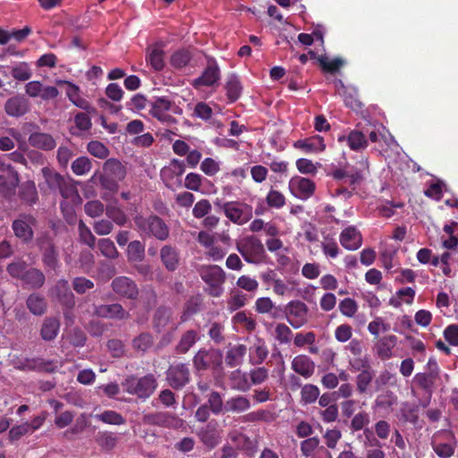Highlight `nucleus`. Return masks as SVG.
I'll return each instance as SVG.
<instances>
[{
	"label": "nucleus",
	"instance_id": "f257e3e1",
	"mask_svg": "<svg viewBox=\"0 0 458 458\" xmlns=\"http://www.w3.org/2000/svg\"><path fill=\"white\" fill-rule=\"evenodd\" d=\"M10 276L20 281L23 289L38 291L41 289L47 281L46 275L40 268L31 267L21 257H16L6 267Z\"/></svg>",
	"mask_w": 458,
	"mask_h": 458
},
{
	"label": "nucleus",
	"instance_id": "f03ea898",
	"mask_svg": "<svg viewBox=\"0 0 458 458\" xmlns=\"http://www.w3.org/2000/svg\"><path fill=\"white\" fill-rule=\"evenodd\" d=\"M133 221L138 231L146 237H153L160 242H165L170 236L169 226L157 215L148 216L137 215L133 217Z\"/></svg>",
	"mask_w": 458,
	"mask_h": 458
},
{
	"label": "nucleus",
	"instance_id": "7ed1b4c3",
	"mask_svg": "<svg viewBox=\"0 0 458 458\" xmlns=\"http://www.w3.org/2000/svg\"><path fill=\"white\" fill-rule=\"evenodd\" d=\"M121 385L128 394L145 400L155 392L157 381L153 374H147L141 377L131 375L126 377Z\"/></svg>",
	"mask_w": 458,
	"mask_h": 458
},
{
	"label": "nucleus",
	"instance_id": "20e7f679",
	"mask_svg": "<svg viewBox=\"0 0 458 458\" xmlns=\"http://www.w3.org/2000/svg\"><path fill=\"white\" fill-rule=\"evenodd\" d=\"M193 366L196 370L212 369L215 372L223 370V352L219 349H200L194 355Z\"/></svg>",
	"mask_w": 458,
	"mask_h": 458
},
{
	"label": "nucleus",
	"instance_id": "39448f33",
	"mask_svg": "<svg viewBox=\"0 0 458 458\" xmlns=\"http://www.w3.org/2000/svg\"><path fill=\"white\" fill-rule=\"evenodd\" d=\"M165 374L166 384L175 391L182 390L191 381V372L186 363L171 364Z\"/></svg>",
	"mask_w": 458,
	"mask_h": 458
},
{
	"label": "nucleus",
	"instance_id": "423d86ee",
	"mask_svg": "<svg viewBox=\"0 0 458 458\" xmlns=\"http://www.w3.org/2000/svg\"><path fill=\"white\" fill-rule=\"evenodd\" d=\"M38 221L31 214L21 213L13 221L12 228L14 235L23 243H30L34 238L33 226H36Z\"/></svg>",
	"mask_w": 458,
	"mask_h": 458
},
{
	"label": "nucleus",
	"instance_id": "0eeeda50",
	"mask_svg": "<svg viewBox=\"0 0 458 458\" xmlns=\"http://www.w3.org/2000/svg\"><path fill=\"white\" fill-rule=\"evenodd\" d=\"M110 286L113 293L123 299L136 301L140 295V289L136 282L125 276L114 277Z\"/></svg>",
	"mask_w": 458,
	"mask_h": 458
},
{
	"label": "nucleus",
	"instance_id": "6e6552de",
	"mask_svg": "<svg viewBox=\"0 0 458 458\" xmlns=\"http://www.w3.org/2000/svg\"><path fill=\"white\" fill-rule=\"evenodd\" d=\"M0 171V194L5 199H11L20 183L19 173L11 165H3Z\"/></svg>",
	"mask_w": 458,
	"mask_h": 458
},
{
	"label": "nucleus",
	"instance_id": "1a4fd4ad",
	"mask_svg": "<svg viewBox=\"0 0 458 458\" xmlns=\"http://www.w3.org/2000/svg\"><path fill=\"white\" fill-rule=\"evenodd\" d=\"M280 310L284 313L288 323L294 328H300L308 321L309 308L301 301H292Z\"/></svg>",
	"mask_w": 458,
	"mask_h": 458
},
{
	"label": "nucleus",
	"instance_id": "9d476101",
	"mask_svg": "<svg viewBox=\"0 0 458 458\" xmlns=\"http://www.w3.org/2000/svg\"><path fill=\"white\" fill-rule=\"evenodd\" d=\"M223 211L229 220L238 225H243L252 217L251 206L239 201L224 203Z\"/></svg>",
	"mask_w": 458,
	"mask_h": 458
},
{
	"label": "nucleus",
	"instance_id": "9b49d317",
	"mask_svg": "<svg viewBox=\"0 0 458 458\" xmlns=\"http://www.w3.org/2000/svg\"><path fill=\"white\" fill-rule=\"evenodd\" d=\"M142 421L146 425L168 428H179L182 420L175 414L168 411H156L143 415Z\"/></svg>",
	"mask_w": 458,
	"mask_h": 458
},
{
	"label": "nucleus",
	"instance_id": "f8f14e48",
	"mask_svg": "<svg viewBox=\"0 0 458 458\" xmlns=\"http://www.w3.org/2000/svg\"><path fill=\"white\" fill-rule=\"evenodd\" d=\"M49 295L53 300L57 301L63 307L68 310H72L75 306L74 294L70 288L68 281L65 279L58 280L49 291Z\"/></svg>",
	"mask_w": 458,
	"mask_h": 458
},
{
	"label": "nucleus",
	"instance_id": "ddd939ff",
	"mask_svg": "<svg viewBox=\"0 0 458 458\" xmlns=\"http://www.w3.org/2000/svg\"><path fill=\"white\" fill-rule=\"evenodd\" d=\"M93 313L98 318L113 320H127L131 316L119 302L94 305Z\"/></svg>",
	"mask_w": 458,
	"mask_h": 458
},
{
	"label": "nucleus",
	"instance_id": "4468645a",
	"mask_svg": "<svg viewBox=\"0 0 458 458\" xmlns=\"http://www.w3.org/2000/svg\"><path fill=\"white\" fill-rule=\"evenodd\" d=\"M315 183L308 179L300 176L293 177L289 182L291 192L297 198L306 199L315 191Z\"/></svg>",
	"mask_w": 458,
	"mask_h": 458
},
{
	"label": "nucleus",
	"instance_id": "2eb2a0df",
	"mask_svg": "<svg viewBox=\"0 0 458 458\" xmlns=\"http://www.w3.org/2000/svg\"><path fill=\"white\" fill-rule=\"evenodd\" d=\"M30 110L29 100L22 95H16L8 98L4 104L5 113L12 117H21Z\"/></svg>",
	"mask_w": 458,
	"mask_h": 458
},
{
	"label": "nucleus",
	"instance_id": "dca6fc26",
	"mask_svg": "<svg viewBox=\"0 0 458 458\" xmlns=\"http://www.w3.org/2000/svg\"><path fill=\"white\" fill-rule=\"evenodd\" d=\"M236 249L240 253H252L253 256L263 258L265 256V248L259 239L254 235H250L237 242Z\"/></svg>",
	"mask_w": 458,
	"mask_h": 458
},
{
	"label": "nucleus",
	"instance_id": "f3484780",
	"mask_svg": "<svg viewBox=\"0 0 458 458\" xmlns=\"http://www.w3.org/2000/svg\"><path fill=\"white\" fill-rule=\"evenodd\" d=\"M160 259L168 272H174L180 266V253L176 247L166 244L160 249Z\"/></svg>",
	"mask_w": 458,
	"mask_h": 458
},
{
	"label": "nucleus",
	"instance_id": "a211bd4d",
	"mask_svg": "<svg viewBox=\"0 0 458 458\" xmlns=\"http://www.w3.org/2000/svg\"><path fill=\"white\" fill-rule=\"evenodd\" d=\"M220 78V70L217 64L212 61L208 63V66L202 72V74L193 81L192 85L195 88L200 86L210 87L213 86Z\"/></svg>",
	"mask_w": 458,
	"mask_h": 458
},
{
	"label": "nucleus",
	"instance_id": "6ab92c4d",
	"mask_svg": "<svg viewBox=\"0 0 458 458\" xmlns=\"http://www.w3.org/2000/svg\"><path fill=\"white\" fill-rule=\"evenodd\" d=\"M25 304L29 311L38 317L43 316L47 312L48 306L45 296L37 291L28 295Z\"/></svg>",
	"mask_w": 458,
	"mask_h": 458
},
{
	"label": "nucleus",
	"instance_id": "aec40b11",
	"mask_svg": "<svg viewBox=\"0 0 458 458\" xmlns=\"http://www.w3.org/2000/svg\"><path fill=\"white\" fill-rule=\"evenodd\" d=\"M362 237L354 226H349L340 234V242L347 250H355L361 245Z\"/></svg>",
	"mask_w": 458,
	"mask_h": 458
},
{
	"label": "nucleus",
	"instance_id": "412c9836",
	"mask_svg": "<svg viewBox=\"0 0 458 458\" xmlns=\"http://www.w3.org/2000/svg\"><path fill=\"white\" fill-rule=\"evenodd\" d=\"M292 369L299 375L308 378L315 370V363L306 355H298L292 361Z\"/></svg>",
	"mask_w": 458,
	"mask_h": 458
},
{
	"label": "nucleus",
	"instance_id": "4be33fe9",
	"mask_svg": "<svg viewBox=\"0 0 458 458\" xmlns=\"http://www.w3.org/2000/svg\"><path fill=\"white\" fill-rule=\"evenodd\" d=\"M202 280L209 285L224 284L225 281V273L216 265L204 267L200 271Z\"/></svg>",
	"mask_w": 458,
	"mask_h": 458
},
{
	"label": "nucleus",
	"instance_id": "5701e85b",
	"mask_svg": "<svg viewBox=\"0 0 458 458\" xmlns=\"http://www.w3.org/2000/svg\"><path fill=\"white\" fill-rule=\"evenodd\" d=\"M228 437L238 451H245L249 455L256 453L257 445L243 433L237 431L231 432Z\"/></svg>",
	"mask_w": 458,
	"mask_h": 458
},
{
	"label": "nucleus",
	"instance_id": "b1692460",
	"mask_svg": "<svg viewBox=\"0 0 458 458\" xmlns=\"http://www.w3.org/2000/svg\"><path fill=\"white\" fill-rule=\"evenodd\" d=\"M60 320L55 317H47L40 328V336L44 341L50 342L56 338L60 329Z\"/></svg>",
	"mask_w": 458,
	"mask_h": 458
},
{
	"label": "nucleus",
	"instance_id": "393cba45",
	"mask_svg": "<svg viewBox=\"0 0 458 458\" xmlns=\"http://www.w3.org/2000/svg\"><path fill=\"white\" fill-rule=\"evenodd\" d=\"M293 146L305 152H320L326 148L323 137L315 135L304 140H297Z\"/></svg>",
	"mask_w": 458,
	"mask_h": 458
},
{
	"label": "nucleus",
	"instance_id": "a878e982",
	"mask_svg": "<svg viewBox=\"0 0 458 458\" xmlns=\"http://www.w3.org/2000/svg\"><path fill=\"white\" fill-rule=\"evenodd\" d=\"M102 173L118 181H123L127 174V170L118 159L109 158L104 163Z\"/></svg>",
	"mask_w": 458,
	"mask_h": 458
},
{
	"label": "nucleus",
	"instance_id": "bb28decb",
	"mask_svg": "<svg viewBox=\"0 0 458 458\" xmlns=\"http://www.w3.org/2000/svg\"><path fill=\"white\" fill-rule=\"evenodd\" d=\"M29 143L38 148L44 150H52L55 148V140L54 138L44 132H33L29 137Z\"/></svg>",
	"mask_w": 458,
	"mask_h": 458
},
{
	"label": "nucleus",
	"instance_id": "cd10ccee",
	"mask_svg": "<svg viewBox=\"0 0 458 458\" xmlns=\"http://www.w3.org/2000/svg\"><path fill=\"white\" fill-rule=\"evenodd\" d=\"M126 258L130 264L142 262L145 259V245L139 240L131 241L126 249Z\"/></svg>",
	"mask_w": 458,
	"mask_h": 458
},
{
	"label": "nucleus",
	"instance_id": "c85d7f7f",
	"mask_svg": "<svg viewBox=\"0 0 458 458\" xmlns=\"http://www.w3.org/2000/svg\"><path fill=\"white\" fill-rule=\"evenodd\" d=\"M225 89H226V97L230 103H233L240 98L242 86L236 74L232 73L228 76Z\"/></svg>",
	"mask_w": 458,
	"mask_h": 458
},
{
	"label": "nucleus",
	"instance_id": "c756f323",
	"mask_svg": "<svg viewBox=\"0 0 458 458\" xmlns=\"http://www.w3.org/2000/svg\"><path fill=\"white\" fill-rule=\"evenodd\" d=\"M19 198L30 206L37 203L38 196L34 182L27 181L20 186Z\"/></svg>",
	"mask_w": 458,
	"mask_h": 458
},
{
	"label": "nucleus",
	"instance_id": "7c9ffc66",
	"mask_svg": "<svg viewBox=\"0 0 458 458\" xmlns=\"http://www.w3.org/2000/svg\"><path fill=\"white\" fill-rule=\"evenodd\" d=\"M247 352V347L244 344H237L230 348L225 356V363L230 368L240 366Z\"/></svg>",
	"mask_w": 458,
	"mask_h": 458
},
{
	"label": "nucleus",
	"instance_id": "2f4dec72",
	"mask_svg": "<svg viewBox=\"0 0 458 458\" xmlns=\"http://www.w3.org/2000/svg\"><path fill=\"white\" fill-rule=\"evenodd\" d=\"M154 344V337L149 332H142L131 341L132 349L141 354L146 353Z\"/></svg>",
	"mask_w": 458,
	"mask_h": 458
},
{
	"label": "nucleus",
	"instance_id": "473e14b6",
	"mask_svg": "<svg viewBox=\"0 0 458 458\" xmlns=\"http://www.w3.org/2000/svg\"><path fill=\"white\" fill-rule=\"evenodd\" d=\"M164 55L165 52L160 46L148 47L146 60L155 71L159 72L165 67Z\"/></svg>",
	"mask_w": 458,
	"mask_h": 458
},
{
	"label": "nucleus",
	"instance_id": "72a5a7b5",
	"mask_svg": "<svg viewBox=\"0 0 458 458\" xmlns=\"http://www.w3.org/2000/svg\"><path fill=\"white\" fill-rule=\"evenodd\" d=\"M250 407V400L242 395H237L228 399L225 403V412H243Z\"/></svg>",
	"mask_w": 458,
	"mask_h": 458
},
{
	"label": "nucleus",
	"instance_id": "f704fd0d",
	"mask_svg": "<svg viewBox=\"0 0 458 458\" xmlns=\"http://www.w3.org/2000/svg\"><path fill=\"white\" fill-rule=\"evenodd\" d=\"M57 84H59V85L67 84L68 85L66 95H67L68 98L70 99V101L73 103V105H75L77 107H79L81 109L88 107L89 101L79 96L80 89L78 86H76L75 84H73L70 81H58Z\"/></svg>",
	"mask_w": 458,
	"mask_h": 458
},
{
	"label": "nucleus",
	"instance_id": "c9c22d12",
	"mask_svg": "<svg viewBox=\"0 0 458 458\" xmlns=\"http://www.w3.org/2000/svg\"><path fill=\"white\" fill-rule=\"evenodd\" d=\"M397 337L394 335L384 336L377 344V352L382 359H389L392 355V349L395 346Z\"/></svg>",
	"mask_w": 458,
	"mask_h": 458
},
{
	"label": "nucleus",
	"instance_id": "e433bc0d",
	"mask_svg": "<svg viewBox=\"0 0 458 458\" xmlns=\"http://www.w3.org/2000/svg\"><path fill=\"white\" fill-rule=\"evenodd\" d=\"M171 318V310L161 306L158 307L153 316V327L156 332L160 333L161 330L169 323Z\"/></svg>",
	"mask_w": 458,
	"mask_h": 458
},
{
	"label": "nucleus",
	"instance_id": "4c0bfd02",
	"mask_svg": "<svg viewBox=\"0 0 458 458\" xmlns=\"http://www.w3.org/2000/svg\"><path fill=\"white\" fill-rule=\"evenodd\" d=\"M44 267L55 271L59 267V252L56 247L40 250Z\"/></svg>",
	"mask_w": 458,
	"mask_h": 458
},
{
	"label": "nucleus",
	"instance_id": "58836bf2",
	"mask_svg": "<svg viewBox=\"0 0 458 458\" xmlns=\"http://www.w3.org/2000/svg\"><path fill=\"white\" fill-rule=\"evenodd\" d=\"M198 339V334L195 330L186 331L181 337L179 343L175 346V352L178 354L186 353L191 346L194 345Z\"/></svg>",
	"mask_w": 458,
	"mask_h": 458
},
{
	"label": "nucleus",
	"instance_id": "ea45409f",
	"mask_svg": "<svg viewBox=\"0 0 458 458\" xmlns=\"http://www.w3.org/2000/svg\"><path fill=\"white\" fill-rule=\"evenodd\" d=\"M118 439V437L114 433L109 431H99L95 437L97 444L106 451L113 450Z\"/></svg>",
	"mask_w": 458,
	"mask_h": 458
},
{
	"label": "nucleus",
	"instance_id": "a19ab883",
	"mask_svg": "<svg viewBox=\"0 0 458 458\" xmlns=\"http://www.w3.org/2000/svg\"><path fill=\"white\" fill-rule=\"evenodd\" d=\"M151 109L149 114L156 116L158 114L165 113L173 108L174 103L170 101L166 97H157L155 100L149 102Z\"/></svg>",
	"mask_w": 458,
	"mask_h": 458
},
{
	"label": "nucleus",
	"instance_id": "79ce46f5",
	"mask_svg": "<svg viewBox=\"0 0 458 458\" xmlns=\"http://www.w3.org/2000/svg\"><path fill=\"white\" fill-rule=\"evenodd\" d=\"M30 370L38 372L53 373L56 370L54 360H45L40 357L30 359Z\"/></svg>",
	"mask_w": 458,
	"mask_h": 458
},
{
	"label": "nucleus",
	"instance_id": "37998d69",
	"mask_svg": "<svg viewBox=\"0 0 458 458\" xmlns=\"http://www.w3.org/2000/svg\"><path fill=\"white\" fill-rule=\"evenodd\" d=\"M318 62L324 72L330 73H336L345 64V61L341 57H335L329 62L327 55H319V57H318Z\"/></svg>",
	"mask_w": 458,
	"mask_h": 458
},
{
	"label": "nucleus",
	"instance_id": "c03bdc74",
	"mask_svg": "<svg viewBox=\"0 0 458 458\" xmlns=\"http://www.w3.org/2000/svg\"><path fill=\"white\" fill-rule=\"evenodd\" d=\"M98 249L101 254L110 259H116L119 258V251L117 250L114 243L109 238H102L98 242Z\"/></svg>",
	"mask_w": 458,
	"mask_h": 458
},
{
	"label": "nucleus",
	"instance_id": "a18cd8bd",
	"mask_svg": "<svg viewBox=\"0 0 458 458\" xmlns=\"http://www.w3.org/2000/svg\"><path fill=\"white\" fill-rule=\"evenodd\" d=\"M348 146L352 150H359L367 147L365 133L357 130L352 131L346 138Z\"/></svg>",
	"mask_w": 458,
	"mask_h": 458
},
{
	"label": "nucleus",
	"instance_id": "49530a36",
	"mask_svg": "<svg viewBox=\"0 0 458 458\" xmlns=\"http://www.w3.org/2000/svg\"><path fill=\"white\" fill-rule=\"evenodd\" d=\"M94 418L99 421L111 425H123L125 423V419L115 411H105L100 414H95Z\"/></svg>",
	"mask_w": 458,
	"mask_h": 458
},
{
	"label": "nucleus",
	"instance_id": "de8ad7c7",
	"mask_svg": "<svg viewBox=\"0 0 458 458\" xmlns=\"http://www.w3.org/2000/svg\"><path fill=\"white\" fill-rule=\"evenodd\" d=\"M374 377H375V372L372 369H366L365 371H361L356 377L357 391L360 394L366 393L368 386L372 382Z\"/></svg>",
	"mask_w": 458,
	"mask_h": 458
},
{
	"label": "nucleus",
	"instance_id": "09e8293b",
	"mask_svg": "<svg viewBox=\"0 0 458 458\" xmlns=\"http://www.w3.org/2000/svg\"><path fill=\"white\" fill-rule=\"evenodd\" d=\"M208 404V409L215 415H218L225 412V404L223 403L221 394L216 391H212L208 396V402L205 403Z\"/></svg>",
	"mask_w": 458,
	"mask_h": 458
},
{
	"label": "nucleus",
	"instance_id": "8fccbe9b",
	"mask_svg": "<svg viewBox=\"0 0 458 458\" xmlns=\"http://www.w3.org/2000/svg\"><path fill=\"white\" fill-rule=\"evenodd\" d=\"M436 379L435 377H430V375L428 373H418L414 378L416 384L421 387L425 394L428 395H432V389Z\"/></svg>",
	"mask_w": 458,
	"mask_h": 458
},
{
	"label": "nucleus",
	"instance_id": "3c124183",
	"mask_svg": "<svg viewBox=\"0 0 458 458\" xmlns=\"http://www.w3.org/2000/svg\"><path fill=\"white\" fill-rule=\"evenodd\" d=\"M11 74L15 80L21 81H28L32 76L30 65L25 62H21L18 65L13 67L11 69Z\"/></svg>",
	"mask_w": 458,
	"mask_h": 458
},
{
	"label": "nucleus",
	"instance_id": "603ef678",
	"mask_svg": "<svg viewBox=\"0 0 458 458\" xmlns=\"http://www.w3.org/2000/svg\"><path fill=\"white\" fill-rule=\"evenodd\" d=\"M76 184H80V182H75L70 178L69 179L64 178V180L62 182V187H60V189H59L61 195L64 199L74 198V197L80 199V195H79L78 190L76 188Z\"/></svg>",
	"mask_w": 458,
	"mask_h": 458
},
{
	"label": "nucleus",
	"instance_id": "864d4df0",
	"mask_svg": "<svg viewBox=\"0 0 458 458\" xmlns=\"http://www.w3.org/2000/svg\"><path fill=\"white\" fill-rule=\"evenodd\" d=\"M92 163L88 157H80L72 163V170L76 175H83L89 172Z\"/></svg>",
	"mask_w": 458,
	"mask_h": 458
},
{
	"label": "nucleus",
	"instance_id": "5fc2aeb1",
	"mask_svg": "<svg viewBox=\"0 0 458 458\" xmlns=\"http://www.w3.org/2000/svg\"><path fill=\"white\" fill-rule=\"evenodd\" d=\"M78 230L80 233L81 242L89 248L93 249L96 246V237L91 233L90 229L84 224L82 220H80L78 225Z\"/></svg>",
	"mask_w": 458,
	"mask_h": 458
},
{
	"label": "nucleus",
	"instance_id": "6e6d98bb",
	"mask_svg": "<svg viewBox=\"0 0 458 458\" xmlns=\"http://www.w3.org/2000/svg\"><path fill=\"white\" fill-rule=\"evenodd\" d=\"M396 395L391 390H386L377 396L375 406L384 409L390 408L396 403Z\"/></svg>",
	"mask_w": 458,
	"mask_h": 458
},
{
	"label": "nucleus",
	"instance_id": "4d7b16f0",
	"mask_svg": "<svg viewBox=\"0 0 458 458\" xmlns=\"http://www.w3.org/2000/svg\"><path fill=\"white\" fill-rule=\"evenodd\" d=\"M106 215L118 225H124L128 222V217L123 210L116 207H106Z\"/></svg>",
	"mask_w": 458,
	"mask_h": 458
},
{
	"label": "nucleus",
	"instance_id": "13d9d810",
	"mask_svg": "<svg viewBox=\"0 0 458 458\" xmlns=\"http://www.w3.org/2000/svg\"><path fill=\"white\" fill-rule=\"evenodd\" d=\"M43 174L49 188L54 191H59L60 187H62V182L64 180V177L58 173L50 171L47 168L43 169Z\"/></svg>",
	"mask_w": 458,
	"mask_h": 458
},
{
	"label": "nucleus",
	"instance_id": "bf43d9fd",
	"mask_svg": "<svg viewBox=\"0 0 458 458\" xmlns=\"http://www.w3.org/2000/svg\"><path fill=\"white\" fill-rule=\"evenodd\" d=\"M88 151L94 157L104 159L109 155L108 148L100 141L91 140L87 146Z\"/></svg>",
	"mask_w": 458,
	"mask_h": 458
},
{
	"label": "nucleus",
	"instance_id": "052dcab7",
	"mask_svg": "<svg viewBox=\"0 0 458 458\" xmlns=\"http://www.w3.org/2000/svg\"><path fill=\"white\" fill-rule=\"evenodd\" d=\"M301 394L304 403H312L319 396V389L315 385L308 384L302 387Z\"/></svg>",
	"mask_w": 458,
	"mask_h": 458
},
{
	"label": "nucleus",
	"instance_id": "680f3d73",
	"mask_svg": "<svg viewBox=\"0 0 458 458\" xmlns=\"http://www.w3.org/2000/svg\"><path fill=\"white\" fill-rule=\"evenodd\" d=\"M431 445L440 458H450L454 454V446L451 444L432 441Z\"/></svg>",
	"mask_w": 458,
	"mask_h": 458
},
{
	"label": "nucleus",
	"instance_id": "e2e57ef3",
	"mask_svg": "<svg viewBox=\"0 0 458 458\" xmlns=\"http://www.w3.org/2000/svg\"><path fill=\"white\" fill-rule=\"evenodd\" d=\"M191 60V55L187 50H179L171 56V64L174 68H182L188 64Z\"/></svg>",
	"mask_w": 458,
	"mask_h": 458
},
{
	"label": "nucleus",
	"instance_id": "0e129e2a",
	"mask_svg": "<svg viewBox=\"0 0 458 458\" xmlns=\"http://www.w3.org/2000/svg\"><path fill=\"white\" fill-rule=\"evenodd\" d=\"M339 310L343 315L351 318L357 312L358 304L353 299L345 298L340 301Z\"/></svg>",
	"mask_w": 458,
	"mask_h": 458
},
{
	"label": "nucleus",
	"instance_id": "69168bd1",
	"mask_svg": "<svg viewBox=\"0 0 458 458\" xmlns=\"http://www.w3.org/2000/svg\"><path fill=\"white\" fill-rule=\"evenodd\" d=\"M84 210L90 217H98L103 214L105 208L101 201L90 200L85 204Z\"/></svg>",
	"mask_w": 458,
	"mask_h": 458
},
{
	"label": "nucleus",
	"instance_id": "338daca9",
	"mask_svg": "<svg viewBox=\"0 0 458 458\" xmlns=\"http://www.w3.org/2000/svg\"><path fill=\"white\" fill-rule=\"evenodd\" d=\"M276 338L281 344H288L290 343L293 335V332L288 326L285 324L280 323L277 324L275 329Z\"/></svg>",
	"mask_w": 458,
	"mask_h": 458
},
{
	"label": "nucleus",
	"instance_id": "774afa93",
	"mask_svg": "<svg viewBox=\"0 0 458 458\" xmlns=\"http://www.w3.org/2000/svg\"><path fill=\"white\" fill-rule=\"evenodd\" d=\"M72 287L77 293L83 294L94 287V283L85 277H75L72 280Z\"/></svg>",
	"mask_w": 458,
	"mask_h": 458
}]
</instances>
